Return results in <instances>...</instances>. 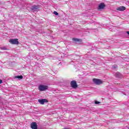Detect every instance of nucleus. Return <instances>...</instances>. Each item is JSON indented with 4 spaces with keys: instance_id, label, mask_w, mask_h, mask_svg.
Segmentation results:
<instances>
[{
    "instance_id": "obj_6",
    "label": "nucleus",
    "mask_w": 129,
    "mask_h": 129,
    "mask_svg": "<svg viewBox=\"0 0 129 129\" xmlns=\"http://www.w3.org/2000/svg\"><path fill=\"white\" fill-rule=\"evenodd\" d=\"M31 127L32 129H38V126L36 122H32L31 124Z\"/></svg>"
},
{
    "instance_id": "obj_9",
    "label": "nucleus",
    "mask_w": 129,
    "mask_h": 129,
    "mask_svg": "<svg viewBox=\"0 0 129 129\" xmlns=\"http://www.w3.org/2000/svg\"><path fill=\"white\" fill-rule=\"evenodd\" d=\"M15 78H18L19 79H23V76H18L15 77Z\"/></svg>"
},
{
    "instance_id": "obj_12",
    "label": "nucleus",
    "mask_w": 129,
    "mask_h": 129,
    "mask_svg": "<svg viewBox=\"0 0 129 129\" xmlns=\"http://www.w3.org/2000/svg\"><path fill=\"white\" fill-rule=\"evenodd\" d=\"M53 14H54L55 15V16H58V14L57 13V12H56V11H54V12H53Z\"/></svg>"
},
{
    "instance_id": "obj_8",
    "label": "nucleus",
    "mask_w": 129,
    "mask_h": 129,
    "mask_svg": "<svg viewBox=\"0 0 129 129\" xmlns=\"http://www.w3.org/2000/svg\"><path fill=\"white\" fill-rule=\"evenodd\" d=\"M38 102H39L40 104H44L45 102H48V100L46 99H39Z\"/></svg>"
},
{
    "instance_id": "obj_1",
    "label": "nucleus",
    "mask_w": 129,
    "mask_h": 129,
    "mask_svg": "<svg viewBox=\"0 0 129 129\" xmlns=\"http://www.w3.org/2000/svg\"><path fill=\"white\" fill-rule=\"evenodd\" d=\"M48 88H49V87L46 85H40L38 87V90L39 91H45V90H47Z\"/></svg>"
},
{
    "instance_id": "obj_7",
    "label": "nucleus",
    "mask_w": 129,
    "mask_h": 129,
    "mask_svg": "<svg viewBox=\"0 0 129 129\" xmlns=\"http://www.w3.org/2000/svg\"><path fill=\"white\" fill-rule=\"evenodd\" d=\"M116 10L119 12H123V11H125V8L124 6H120L116 8Z\"/></svg>"
},
{
    "instance_id": "obj_13",
    "label": "nucleus",
    "mask_w": 129,
    "mask_h": 129,
    "mask_svg": "<svg viewBox=\"0 0 129 129\" xmlns=\"http://www.w3.org/2000/svg\"><path fill=\"white\" fill-rule=\"evenodd\" d=\"M95 104H99V103H100V102H99L97 101H95Z\"/></svg>"
},
{
    "instance_id": "obj_3",
    "label": "nucleus",
    "mask_w": 129,
    "mask_h": 129,
    "mask_svg": "<svg viewBox=\"0 0 129 129\" xmlns=\"http://www.w3.org/2000/svg\"><path fill=\"white\" fill-rule=\"evenodd\" d=\"M9 42L13 45H19V41H18V39H10L9 40Z\"/></svg>"
},
{
    "instance_id": "obj_10",
    "label": "nucleus",
    "mask_w": 129,
    "mask_h": 129,
    "mask_svg": "<svg viewBox=\"0 0 129 129\" xmlns=\"http://www.w3.org/2000/svg\"><path fill=\"white\" fill-rule=\"evenodd\" d=\"M73 41H74L75 42H79V39L75 38H73Z\"/></svg>"
},
{
    "instance_id": "obj_11",
    "label": "nucleus",
    "mask_w": 129,
    "mask_h": 129,
    "mask_svg": "<svg viewBox=\"0 0 129 129\" xmlns=\"http://www.w3.org/2000/svg\"><path fill=\"white\" fill-rule=\"evenodd\" d=\"M0 49H1V50H7V47H1Z\"/></svg>"
},
{
    "instance_id": "obj_2",
    "label": "nucleus",
    "mask_w": 129,
    "mask_h": 129,
    "mask_svg": "<svg viewBox=\"0 0 129 129\" xmlns=\"http://www.w3.org/2000/svg\"><path fill=\"white\" fill-rule=\"evenodd\" d=\"M93 82L95 84H97V85H100V84H102L103 83L102 81L97 79H93Z\"/></svg>"
},
{
    "instance_id": "obj_14",
    "label": "nucleus",
    "mask_w": 129,
    "mask_h": 129,
    "mask_svg": "<svg viewBox=\"0 0 129 129\" xmlns=\"http://www.w3.org/2000/svg\"><path fill=\"white\" fill-rule=\"evenodd\" d=\"M3 83V80H0V84H2Z\"/></svg>"
},
{
    "instance_id": "obj_4",
    "label": "nucleus",
    "mask_w": 129,
    "mask_h": 129,
    "mask_svg": "<svg viewBox=\"0 0 129 129\" xmlns=\"http://www.w3.org/2000/svg\"><path fill=\"white\" fill-rule=\"evenodd\" d=\"M105 8V4L103 3H101L100 4L98 7V10L101 11V10H103Z\"/></svg>"
},
{
    "instance_id": "obj_5",
    "label": "nucleus",
    "mask_w": 129,
    "mask_h": 129,
    "mask_svg": "<svg viewBox=\"0 0 129 129\" xmlns=\"http://www.w3.org/2000/svg\"><path fill=\"white\" fill-rule=\"evenodd\" d=\"M71 87L73 88H77V83H76V81H72L71 83Z\"/></svg>"
}]
</instances>
